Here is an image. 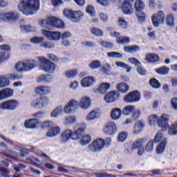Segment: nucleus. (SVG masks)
Masks as SVG:
<instances>
[{
	"label": "nucleus",
	"mask_w": 177,
	"mask_h": 177,
	"mask_svg": "<svg viewBox=\"0 0 177 177\" xmlns=\"http://www.w3.org/2000/svg\"><path fill=\"white\" fill-rule=\"evenodd\" d=\"M17 9L24 16L35 15L39 10V0H20Z\"/></svg>",
	"instance_id": "1"
},
{
	"label": "nucleus",
	"mask_w": 177,
	"mask_h": 177,
	"mask_svg": "<svg viewBox=\"0 0 177 177\" xmlns=\"http://www.w3.org/2000/svg\"><path fill=\"white\" fill-rule=\"evenodd\" d=\"M86 128V124H83L82 127L77 129L74 133L71 129H66L61 136L62 143H66L70 140V138L73 139V140H78V139L82 138Z\"/></svg>",
	"instance_id": "2"
},
{
	"label": "nucleus",
	"mask_w": 177,
	"mask_h": 177,
	"mask_svg": "<svg viewBox=\"0 0 177 177\" xmlns=\"http://www.w3.org/2000/svg\"><path fill=\"white\" fill-rule=\"evenodd\" d=\"M37 67V61L35 59H27L18 62L15 65V68L18 73L24 71H31Z\"/></svg>",
	"instance_id": "3"
},
{
	"label": "nucleus",
	"mask_w": 177,
	"mask_h": 177,
	"mask_svg": "<svg viewBox=\"0 0 177 177\" xmlns=\"http://www.w3.org/2000/svg\"><path fill=\"white\" fill-rule=\"evenodd\" d=\"M45 127L48 128V131L46 133V136L48 138H55L60 133V127L58 126H55V123L52 121H46Z\"/></svg>",
	"instance_id": "4"
},
{
	"label": "nucleus",
	"mask_w": 177,
	"mask_h": 177,
	"mask_svg": "<svg viewBox=\"0 0 177 177\" xmlns=\"http://www.w3.org/2000/svg\"><path fill=\"white\" fill-rule=\"evenodd\" d=\"M105 145L104 140L97 138L88 145V149L93 152L102 151L104 149Z\"/></svg>",
	"instance_id": "5"
},
{
	"label": "nucleus",
	"mask_w": 177,
	"mask_h": 177,
	"mask_svg": "<svg viewBox=\"0 0 177 177\" xmlns=\"http://www.w3.org/2000/svg\"><path fill=\"white\" fill-rule=\"evenodd\" d=\"M19 78H20V76L17 74H8L0 76V88L9 86V84H10L9 80H19Z\"/></svg>",
	"instance_id": "6"
},
{
	"label": "nucleus",
	"mask_w": 177,
	"mask_h": 177,
	"mask_svg": "<svg viewBox=\"0 0 177 177\" xmlns=\"http://www.w3.org/2000/svg\"><path fill=\"white\" fill-rule=\"evenodd\" d=\"M151 21L154 27H158L160 24H164L165 14L162 11H158L152 16Z\"/></svg>",
	"instance_id": "7"
},
{
	"label": "nucleus",
	"mask_w": 177,
	"mask_h": 177,
	"mask_svg": "<svg viewBox=\"0 0 177 177\" xmlns=\"http://www.w3.org/2000/svg\"><path fill=\"white\" fill-rule=\"evenodd\" d=\"M19 17H20V15L17 12H8L0 13V20L2 21H15Z\"/></svg>",
	"instance_id": "8"
},
{
	"label": "nucleus",
	"mask_w": 177,
	"mask_h": 177,
	"mask_svg": "<svg viewBox=\"0 0 177 177\" xmlns=\"http://www.w3.org/2000/svg\"><path fill=\"white\" fill-rule=\"evenodd\" d=\"M79 104L80 102L74 99L69 100L64 109V113L66 114H71V113H74V111L78 109Z\"/></svg>",
	"instance_id": "9"
},
{
	"label": "nucleus",
	"mask_w": 177,
	"mask_h": 177,
	"mask_svg": "<svg viewBox=\"0 0 177 177\" xmlns=\"http://www.w3.org/2000/svg\"><path fill=\"white\" fill-rule=\"evenodd\" d=\"M19 106V102L16 100H7L0 104V108L2 110H16Z\"/></svg>",
	"instance_id": "10"
},
{
	"label": "nucleus",
	"mask_w": 177,
	"mask_h": 177,
	"mask_svg": "<svg viewBox=\"0 0 177 177\" xmlns=\"http://www.w3.org/2000/svg\"><path fill=\"white\" fill-rule=\"evenodd\" d=\"M124 100L126 103L139 102L140 100V93L138 91L131 92L124 97Z\"/></svg>",
	"instance_id": "11"
},
{
	"label": "nucleus",
	"mask_w": 177,
	"mask_h": 177,
	"mask_svg": "<svg viewBox=\"0 0 177 177\" xmlns=\"http://www.w3.org/2000/svg\"><path fill=\"white\" fill-rule=\"evenodd\" d=\"M169 121V115L163 114L158 119V125L162 129H167L169 128V124H168Z\"/></svg>",
	"instance_id": "12"
},
{
	"label": "nucleus",
	"mask_w": 177,
	"mask_h": 177,
	"mask_svg": "<svg viewBox=\"0 0 177 177\" xmlns=\"http://www.w3.org/2000/svg\"><path fill=\"white\" fill-rule=\"evenodd\" d=\"M121 9L124 15H131L133 13V6L129 0H124L122 3Z\"/></svg>",
	"instance_id": "13"
},
{
	"label": "nucleus",
	"mask_w": 177,
	"mask_h": 177,
	"mask_svg": "<svg viewBox=\"0 0 177 177\" xmlns=\"http://www.w3.org/2000/svg\"><path fill=\"white\" fill-rule=\"evenodd\" d=\"M104 132L106 135H114L117 132V124L114 122H108L104 129Z\"/></svg>",
	"instance_id": "14"
},
{
	"label": "nucleus",
	"mask_w": 177,
	"mask_h": 177,
	"mask_svg": "<svg viewBox=\"0 0 177 177\" xmlns=\"http://www.w3.org/2000/svg\"><path fill=\"white\" fill-rule=\"evenodd\" d=\"M120 98V93L118 91H113L107 93L104 96V100L106 103H113Z\"/></svg>",
	"instance_id": "15"
},
{
	"label": "nucleus",
	"mask_w": 177,
	"mask_h": 177,
	"mask_svg": "<svg viewBox=\"0 0 177 177\" xmlns=\"http://www.w3.org/2000/svg\"><path fill=\"white\" fill-rule=\"evenodd\" d=\"M111 37H115L118 44H129L131 39L129 37H127L125 36H120V33L118 32H111Z\"/></svg>",
	"instance_id": "16"
},
{
	"label": "nucleus",
	"mask_w": 177,
	"mask_h": 177,
	"mask_svg": "<svg viewBox=\"0 0 177 177\" xmlns=\"http://www.w3.org/2000/svg\"><path fill=\"white\" fill-rule=\"evenodd\" d=\"M45 37L49 41H58V39H60V32L45 30Z\"/></svg>",
	"instance_id": "17"
},
{
	"label": "nucleus",
	"mask_w": 177,
	"mask_h": 177,
	"mask_svg": "<svg viewBox=\"0 0 177 177\" xmlns=\"http://www.w3.org/2000/svg\"><path fill=\"white\" fill-rule=\"evenodd\" d=\"M60 38L64 46H70V41H68V38H71V33L70 32H64L62 34L60 32Z\"/></svg>",
	"instance_id": "18"
},
{
	"label": "nucleus",
	"mask_w": 177,
	"mask_h": 177,
	"mask_svg": "<svg viewBox=\"0 0 177 177\" xmlns=\"http://www.w3.org/2000/svg\"><path fill=\"white\" fill-rule=\"evenodd\" d=\"M110 83H101L98 88L95 90V92L96 93H101L102 95H104V93H106L107 91L110 89Z\"/></svg>",
	"instance_id": "19"
},
{
	"label": "nucleus",
	"mask_w": 177,
	"mask_h": 177,
	"mask_svg": "<svg viewBox=\"0 0 177 177\" xmlns=\"http://www.w3.org/2000/svg\"><path fill=\"white\" fill-rule=\"evenodd\" d=\"M38 125H39V122H38V120H37L36 118L26 120L24 122V127L26 129L29 128L30 129H35V128H37Z\"/></svg>",
	"instance_id": "20"
},
{
	"label": "nucleus",
	"mask_w": 177,
	"mask_h": 177,
	"mask_svg": "<svg viewBox=\"0 0 177 177\" xmlns=\"http://www.w3.org/2000/svg\"><path fill=\"white\" fill-rule=\"evenodd\" d=\"M31 106L35 109H44L45 106V97H40L32 102Z\"/></svg>",
	"instance_id": "21"
},
{
	"label": "nucleus",
	"mask_w": 177,
	"mask_h": 177,
	"mask_svg": "<svg viewBox=\"0 0 177 177\" xmlns=\"http://www.w3.org/2000/svg\"><path fill=\"white\" fill-rule=\"evenodd\" d=\"M13 95V90L10 88H3L0 91V100H3L5 99H8V97H11Z\"/></svg>",
	"instance_id": "22"
},
{
	"label": "nucleus",
	"mask_w": 177,
	"mask_h": 177,
	"mask_svg": "<svg viewBox=\"0 0 177 177\" xmlns=\"http://www.w3.org/2000/svg\"><path fill=\"white\" fill-rule=\"evenodd\" d=\"M94 84H95V77L91 76L84 77L81 82L82 86H84V88L92 86V85Z\"/></svg>",
	"instance_id": "23"
},
{
	"label": "nucleus",
	"mask_w": 177,
	"mask_h": 177,
	"mask_svg": "<svg viewBox=\"0 0 177 177\" xmlns=\"http://www.w3.org/2000/svg\"><path fill=\"white\" fill-rule=\"evenodd\" d=\"M56 19V17L52 16L47 17L46 19V28L48 30H52V28H55Z\"/></svg>",
	"instance_id": "24"
},
{
	"label": "nucleus",
	"mask_w": 177,
	"mask_h": 177,
	"mask_svg": "<svg viewBox=\"0 0 177 177\" xmlns=\"http://www.w3.org/2000/svg\"><path fill=\"white\" fill-rule=\"evenodd\" d=\"M80 107L84 109H89L91 106V98L88 97H83L79 103Z\"/></svg>",
	"instance_id": "25"
},
{
	"label": "nucleus",
	"mask_w": 177,
	"mask_h": 177,
	"mask_svg": "<svg viewBox=\"0 0 177 177\" xmlns=\"http://www.w3.org/2000/svg\"><path fill=\"white\" fill-rule=\"evenodd\" d=\"M121 114H122V111H121L118 108L113 109L111 112V118L117 121V120H120L121 118Z\"/></svg>",
	"instance_id": "26"
},
{
	"label": "nucleus",
	"mask_w": 177,
	"mask_h": 177,
	"mask_svg": "<svg viewBox=\"0 0 177 177\" xmlns=\"http://www.w3.org/2000/svg\"><path fill=\"white\" fill-rule=\"evenodd\" d=\"M3 156L6 157H8L9 158H12L13 160H16L17 157H19V153L14 151L10 149H6L3 153Z\"/></svg>",
	"instance_id": "27"
},
{
	"label": "nucleus",
	"mask_w": 177,
	"mask_h": 177,
	"mask_svg": "<svg viewBox=\"0 0 177 177\" xmlns=\"http://www.w3.org/2000/svg\"><path fill=\"white\" fill-rule=\"evenodd\" d=\"M116 89L120 93H127L129 91V86L124 82L118 83L116 86Z\"/></svg>",
	"instance_id": "28"
},
{
	"label": "nucleus",
	"mask_w": 177,
	"mask_h": 177,
	"mask_svg": "<svg viewBox=\"0 0 177 177\" xmlns=\"http://www.w3.org/2000/svg\"><path fill=\"white\" fill-rule=\"evenodd\" d=\"M56 68V66L48 59H45V71L46 73H53Z\"/></svg>",
	"instance_id": "29"
},
{
	"label": "nucleus",
	"mask_w": 177,
	"mask_h": 177,
	"mask_svg": "<svg viewBox=\"0 0 177 177\" xmlns=\"http://www.w3.org/2000/svg\"><path fill=\"white\" fill-rule=\"evenodd\" d=\"M145 60H147L148 63H156L160 60V57L154 53H149L146 55Z\"/></svg>",
	"instance_id": "30"
},
{
	"label": "nucleus",
	"mask_w": 177,
	"mask_h": 177,
	"mask_svg": "<svg viewBox=\"0 0 177 177\" xmlns=\"http://www.w3.org/2000/svg\"><path fill=\"white\" fill-rule=\"evenodd\" d=\"M145 3L142 0H136L134 3V8L136 12H143L145 9Z\"/></svg>",
	"instance_id": "31"
},
{
	"label": "nucleus",
	"mask_w": 177,
	"mask_h": 177,
	"mask_svg": "<svg viewBox=\"0 0 177 177\" xmlns=\"http://www.w3.org/2000/svg\"><path fill=\"white\" fill-rule=\"evenodd\" d=\"M63 113V106L60 105L59 106H57L50 113V117L53 118H56L57 117H59L60 114Z\"/></svg>",
	"instance_id": "32"
},
{
	"label": "nucleus",
	"mask_w": 177,
	"mask_h": 177,
	"mask_svg": "<svg viewBox=\"0 0 177 177\" xmlns=\"http://www.w3.org/2000/svg\"><path fill=\"white\" fill-rule=\"evenodd\" d=\"M82 16H84V15H82V12L79 10L73 11L71 20H72V21H74L75 23L77 21H80V19H81Z\"/></svg>",
	"instance_id": "33"
},
{
	"label": "nucleus",
	"mask_w": 177,
	"mask_h": 177,
	"mask_svg": "<svg viewBox=\"0 0 177 177\" xmlns=\"http://www.w3.org/2000/svg\"><path fill=\"white\" fill-rule=\"evenodd\" d=\"M20 28L21 30H22L24 32H35L37 31V28H35V27L31 26L30 25H21L20 26Z\"/></svg>",
	"instance_id": "34"
},
{
	"label": "nucleus",
	"mask_w": 177,
	"mask_h": 177,
	"mask_svg": "<svg viewBox=\"0 0 177 177\" xmlns=\"http://www.w3.org/2000/svg\"><path fill=\"white\" fill-rule=\"evenodd\" d=\"M155 142L156 143H158L160 142V143H167V138L164 137V135H162V133L158 132L157 134L155 136Z\"/></svg>",
	"instance_id": "35"
},
{
	"label": "nucleus",
	"mask_w": 177,
	"mask_h": 177,
	"mask_svg": "<svg viewBox=\"0 0 177 177\" xmlns=\"http://www.w3.org/2000/svg\"><path fill=\"white\" fill-rule=\"evenodd\" d=\"M168 133L171 136H175L177 135V122L171 124L169 127Z\"/></svg>",
	"instance_id": "36"
},
{
	"label": "nucleus",
	"mask_w": 177,
	"mask_h": 177,
	"mask_svg": "<svg viewBox=\"0 0 177 177\" xmlns=\"http://www.w3.org/2000/svg\"><path fill=\"white\" fill-rule=\"evenodd\" d=\"M77 118L75 116L68 115L65 117L64 124L65 125H71L73 124H75Z\"/></svg>",
	"instance_id": "37"
},
{
	"label": "nucleus",
	"mask_w": 177,
	"mask_h": 177,
	"mask_svg": "<svg viewBox=\"0 0 177 177\" xmlns=\"http://www.w3.org/2000/svg\"><path fill=\"white\" fill-rule=\"evenodd\" d=\"M134 110H135V106L133 105L126 106L122 110V114H124V115H129V114H131V113H133Z\"/></svg>",
	"instance_id": "38"
},
{
	"label": "nucleus",
	"mask_w": 177,
	"mask_h": 177,
	"mask_svg": "<svg viewBox=\"0 0 177 177\" xmlns=\"http://www.w3.org/2000/svg\"><path fill=\"white\" fill-rule=\"evenodd\" d=\"M54 27H55V28L63 30V28H66V24L60 19L56 18Z\"/></svg>",
	"instance_id": "39"
},
{
	"label": "nucleus",
	"mask_w": 177,
	"mask_h": 177,
	"mask_svg": "<svg viewBox=\"0 0 177 177\" xmlns=\"http://www.w3.org/2000/svg\"><path fill=\"white\" fill-rule=\"evenodd\" d=\"M145 139H138L133 144V149H140V147L145 145Z\"/></svg>",
	"instance_id": "40"
},
{
	"label": "nucleus",
	"mask_w": 177,
	"mask_h": 177,
	"mask_svg": "<svg viewBox=\"0 0 177 177\" xmlns=\"http://www.w3.org/2000/svg\"><path fill=\"white\" fill-rule=\"evenodd\" d=\"M136 16L140 23H143L146 20V13L143 12V11L137 12Z\"/></svg>",
	"instance_id": "41"
},
{
	"label": "nucleus",
	"mask_w": 177,
	"mask_h": 177,
	"mask_svg": "<svg viewBox=\"0 0 177 177\" xmlns=\"http://www.w3.org/2000/svg\"><path fill=\"white\" fill-rule=\"evenodd\" d=\"M156 71L158 74H161L162 75H166V74H168L169 73V68H167V66H162L158 69H156Z\"/></svg>",
	"instance_id": "42"
},
{
	"label": "nucleus",
	"mask_w": 177,
	"mask_h": 177,
	"mask_svg": "<svg viewBox=\"0 0 177 177\" xmlns=\"http://www.w3.org/2000/svg\"><path fill=\"white\" fill-rule=\"evenodd\" d=\"M165 146H167V142H160L159 145L156 147L157 154H162L165 150Z\"/></svg>",
	"instance_id": "43"
},
{
	"label": "nucleus",
	"mask_w": 177,
	"mask_h": 177,
	"mask_svg": "<svg viewBox=\"0 0 177 177\" xmlns=\"http://www.w3.org/2000/svg\"><path fill=\"white\" fill-rule=\"evenodd\" d=\"M149 84L152 88H154L155 89H158L159 88H161V84L158 82V80L153 78L149 80Z\"/></svg>",
	"instance_id": "44"
},
{
	"label": "nucleus",
	"mask_w": 177,
	"mask_h": 177,
	"mask_svg": "<svg viewBox=\"0 0 177 177\" xmlns=\"http://www.w3.org/2000/svg\"><path fill=\"white\" fill-rule=\"evenodd\" d=\"M143 123L142 122H138L134 126V133H139L143 129Z\"/></svg>",
	"instance_id": "45"
},
{
	"label": "nucleus",
	"mask_w": 177,
	"mask_h": 177,
	"mask_svg": "<svg viewBox=\"0 0 177 177\" xmlns=\"http://www.w3.org/2000/svg\"><path fill=\"white\" fill-rule=\"evenodd\" d=\"M101 66L102 63L99 60H94L89 64V67H91V68L93 70H97V68H99V67Z\"/></svg>",
	"instance_id": "46"
},
{
	"label": "nucleus",
	"mask_w": 177,
	"mask_h": 177,
	"mask_svg": "<svg viewBox=\"0 0 177 177\" xmlns=\"http://www.w3.org/2000/svg\"><path fill=\"white\" fill-rule=\"evenodd\" d=\"M45 41V37H34L30 39L31 44H41Z\"/></svg>",
	"instance_id": "47"
},
{
	"label": "nucleus",
	"mask_w": 177,
	"mask_h": 177,
	"mask_svg": "<svg viewBox=\"0 0 177 177\" xmlns=\"http://www.w3.org/2000/svg\"><path fill=\"white\" fill-rule=\"evenodd\" d=\"M108 57H112L114 59H121L122 58V54L118 52H109L107 53Z\"/></svg>",
	"instance_id": "48"
},
{
	"label": "nucleus",
	"mask_w": 177,
	"mask_h": 177,
	"mask_svg": "<svg viewBox=\"0 0 177 177\" xmlns=\"http://www.w3.org/2000/svg\"><path fill=\"white\" fill-rule=\"evenodd\" d=\"M91 32L95 37H102L103 35V31L100 28H93L91 29Z\"/></svg>",
	"instance_id": "49"
},
{
	"label": "nucleus",
	"mask_w": 177,
	"mask_h": 177,
	"mask_svg": "<svg viewBox=\"0 0 177 177\" xmlns=\"http://www.w3.org/2000/svg\"><path fill=\"white\" fill-rule=\"evenodd\" d=\"M39 60V70L45 71V57H38Z\"/></svg>",
	"instance_id": "50"
},
{
	"label": "nucleus",
	"mask_w": 177,
	"mask_h": 177,
	"mask_svg": "<svg viewBox=\"0 0 177 177\" xmlns=\"http://www.w3.org/2000/svg\"><path fill=\"white\" fill-rule=\"evenodd\" d=\"M89 142H91V136L86 135L82 137V139L80 141V143L82 146H85V145H88Z\"/></svg>",
	"instance_id": "51"
},
{
	"label": "nucleus",
	"mask_w": 177,
	"mask_h": 177,
	"mask_svg": "<svg viewBox=\"0 0 177 177\" xmlns=\"http://www.w3.org/2000/svg\"><path fill=\"white\" fill-rule=\"evenodd\" d=\"M35 93L39 96H44L45 95V86H39L35 88Z\"/></svg>",
	"instance_id": "52"
},
{
	"label": "nucleus",
	"mask_w": 177,
	"mask_h": 177,
	"mask_svg": "<svg viewBox=\"0 0 177 177\" xmlns=\"http://www.w3.org/2000/svg\"><path fill=\"white\" fill-rule=\"evenodd\" d=\"M150 125H156L158 123V117L156 115H151L149 118Z\"/></svg>",
	"instance_id": "53"
},
{
	"label": "nucleus",
	"mask_w": 177,
	"mask_h": 177,
	"mask_svg": "<svg viewBox=\"0 0 177 177\" xmlns=\"http://www.w3.org/2000/svg\"><path fill=\"white\" fill-rule=\"evenodd\" d=\"M95 118H97V112L93 111L88 114V115L86 118V120L87 121H92V120H95Z\"/></svg>",
	"instance_id": "54"
},
{
	"label": "nucleus",
	"mask_w": 177,
	"mask_h": 177,
	"mask_svg": "<svg viewBox=\"0 0 177 177\" xmlns=\"http://www.w3.org/2000/svg\"><path fill=\"white\" fill-rule=\"evenodd\" d=\"M153 147H154V142L153 140H150L145 145V150L146 151H153Z\"/></svg>",
	"instance_id": "55"
},
{
	"label": "nucleus",
	"mask_w": 177,
	"mask_h": 177,
	"mask_svg": "<svg viewBox=\"0 0 177 177\" xmlns=\"http://www.w3.org/2000/svg\"><path fill=\"white\" fill-rule=\"evenodd\" d=\"M174 15H172L171 14H169V15H167L166 21L168 26H169L170 27H174Z\"/></svg>",
	"instance_id": "56"
},
{
	"label": "nucleus",
	"mask_w": 177,
	"mask_h": 177,
	"mask_svg": "<svg viewBox=\"0 0 177 177\" xmlns=\"http://www.w3.org/2000/svg\"><path fill=\"white\" fill-rule=\"evenodd\" d=\"M118 24L120 27H122V28H128V22H127V21L123 18L118 19Z\"/></svg>",
	"instance_id": "57"
},
{
	"label": "nucleus",
	"mask_w": 177,
	"mask_h": 177,
	"mask_svg": "<svg viewBox=\"0 0 177 177\" xmlns=\"http://www.w3.org/2000/svg\"><path fill=\"white\" fill-rule=\"evenodd\" d=\"M82 45L86 46V48H95L96 43L93 41H83L82 42Z\"/></svg>",
	"instance_id": "58"
},
{
	"label": "nucleus",
	"mask_w": 177,
	"mask_h": 177,
	"mask_svg": "<svg viewBox=\"0 0 177 177\" xmlns=\"http://www.w3.org/2000/svg\"><path fill=\"white\" fill-rule=\"evenodd\" d=\"M26 165H23L21 163L13 167V169L17 173L20 172V169H26Z\"/></svg>",
	"instance_id": "59"
},
{
	"label": "nucleus",
	"mask_w": 177,
	"mask_h": 177,
	"mask_svg": "<svg viewBox=\"0 0 177 177\" xmlns=\"http://www.w3.org/2000/svg\"><path fill=\"white\" fill-rule=\"evenodd\" d=\"M86 12L93 17L95 16V8L93 6H88L86 9Z\"/></svg>",
	"instance_id": "60"
},
{
	"label": "nucleus",
	"mask_w": 177,
	"mask_h": 177,
	"mask_svg": "<svg viewBox=\"0 0 177 177\" xmlns=\"http://www.w3.org/2000/svg\"><path fill=\"white\" fill-rule=\"evenodd\" d=\"M127 132H122L119 133L118 137V142H124L127 139Z\"/></svg>",
	"instance_id": "61"
},
{
	"label": "nucleus",
	"mask_w": 177,
	"mask_h": 177,
	"mask_svg": "<svg viewBox=\"0 0 177 177\" xmlns=\"http://www.w3.org/2000/svg\"><path fill=\"white\" fill-rule=\"evenodd\" d=\"M74 11L70 9H64V15L67 17V19H71L73 17V13Z\"/></svg>",
	"instance_id": "62"
},
{
	"label": "nucleus",
	"mask_w": 177,
	"mask_h": 177,
	"mask_svg": "<svg viewBox=\"0 0 177 177\" xmlns=\"http://www.w3.org/2000/svg\"><path fill=\"white\" fill-rule=\"evenodd\" d=\"M95 176L97 177H117V175H113V174H108L106 172L103 173H96Z\"/></svg>",
	"instance_id": "63"
},
{
	"label": "nucleus",
	"mask_w": 177,
	"mask_h": 177,
	"mask_svg": "<svg viewBox=\"0 0 177 177\" xmlns=\"http://www.w3.org/2000/svg\"><path fill=\"white\" fill-rule=\"evenodd\" d=\"M171 109L177 111V97H173L171 100Z\"/></svg>",
	"instance_id": "64"
}]
</instances>
